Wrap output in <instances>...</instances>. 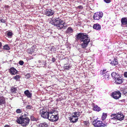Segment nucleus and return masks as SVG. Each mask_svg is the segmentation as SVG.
<instances>
[{
	"instance_id": "1",
	"label": "nucleus",
	"mask_w": 127,
	"mask_h": 127,
	"mask_svg": "<svg viewBox=\"0 0 127 127\" xmlns=\"http://www.w3.org/2000/svg\"><path fill=\"white\" fill-rule=\"evenodd\" d=\"M76 40H80L81 42V46L82 48H86L90 42V39L88 35L84 34L82 33H79L76 35Z\"/></svg>"
},
{
	"instance_id": "2",
	"label": "nucleus",
	"mask_w": 127,
	"mask_h": 127,
	"mask_svg": "<svg viewBox=\"0 0 127 127\" xmlns=\"http://www.w3.org/2000/svg\"><path fill=\"white\" fill-rule=\"evenodd\" d=\"M26 114H25V116L22 115L19 117L17 120V122L19 124H21L23 126L26 127L29 124L30 119L26 117Z\"/></svg>"
},
{
	"instance_id": "3",
	"label": "nucleus",
	"mask_w": 127,
	"mask_h": 127,
	"mask_svg": "<svg viewBox=\"0 0 127 127\" xmlns=\"http://www.w3.org/2000/svg\"><path fill=\"white\" fill-rule=\"evenodd\" d=\"M51 23L53 25L58 27V29H61L64 28V22L63 20L59 18H54L52 20Z\"/></svg>"
},
{
	"instance_id": "4",
	"label": "nucleus",
	"mask_w": 127,
	"mask_h": 127,
	"mask_svg": "<svg viewBox=\"0 0 127 127\" xmlns=\"http://www.w3.org/2000/svg\"><path fill=\"white\" fill-rule=\"evenodd\" d=\"M94 126L95 127H105L107 126L106 124L102 123L101 121H97L96 120L93 122Z\"/></svg>"
},
{
	"instance_id": "5",
	"label": "nucleus",
	"mask_w": 127,
	"mask_h": 127,
	"mask_svg": "<svg viewBox=\"0 0 127 127\" xmlns=\"http://www.w3.org/2000/svg\"><path fill=\"white\" fill-rule=\"evenodd\" d=\"M103 16L102 12H97L94 13L93 15L94 19L95 20H98L100 19Z\"/></svg>"
},
{
	"instance_id": "6",
	"label": "nucleus",
	"mask_w": 127,
	"mask_h": 127,
	"mask_svg": "<svg viewBox=\"0 0 127 127\" xmlns=\"http://www.w3.org/2000/svg\"><path fill=\"white\" fill-rule=\"evenodd\" d=\"M121 94L119 91L113 92L111 96L114 99H117L119 98L121 96Z\"/></svg>"
},
{
	"instance_id": "7",
	"label": "nucleus",
	"mask_w": 127,
	"mask_h": 127,
	"mask_svg": "<svg viewBox=\"0 0 127 127\" xmlns=\"http://www.w3.org/2000/svg\"><path fill=\"white\" fill-rule=\"evenodd\" d=\"M59 116L58 114L56 115H51V116L49 119L52 122H56L59 119Z\"/></svg>"
},
{
	"instance_id": "8",
	"label": "nucleus",
	"mask_w": 127,
	"mask_h": 127,
	"mask_svg": "<svg viewBox=\"0 0 127 127\" xmlns=\"http://www.w3.org/2000/svg\"><path fill=\"white\" fill-rule=\"evenodd\" d=\"M124 115L121 112L116 114V118L117 120L121 121L124 119Z\"/></svg>"
},
{
	"instance_id": "9",
	"label": "nucleus",
	"mask_w": 127,
	"mask_h": 127,
	"mask_svg": "<svg viewBox=\"0 0 127 127\" xmlns=\"http://www.w3.org/2000/svg\"><path fill=\"white\" fill-rule=\"evenodd\" d=\"M79 114H78L77 115L75 116L74 115L71 116L69 118V120L70 122L73 123L76 122L77 120V117H79Z\"/></svg>"
},
{
	"instance_id": "10",
	"label": "nucleus",
	"mask_w": 127,
	"mask_h": 127,
	"mask_svg": "<svg viewBox=\"0 0 127 127\" xmlns=\"http://www.w3.org/2000/svg\"><path fill=\"white\" fill-rule=\"evenodd\" d=\"M9 72L12 75H15L17 74V71L14 67H12L9 69Z\"/></svg>"
},
{
	"instance_id": "11",
	"label": "nucleus",
	"mask_w": 127,
	"mask_h": 127,
	"mask_svg": "<svg viewBox=\"0 0 127 127\" xmlns=\"http://www.w3.org/2000/svg\"><path fill=\"white\" fill-rule=\"evenodd\" d=\"M41 117L44 118H48L49 119V112H42L40 113Z\"/></svg>"
},
{
	"instance_id": "12",
	"label": "nucleus",
	"mask_w": 127,
	"mask_h": 127,
	"mask_svg": "<svg viewBox=\"0 0 127 127\" xmlns=\"http://www.w3.org/2000/svg\"><path fill=\"white\" fill-rule=\"evenodd\" d=\"M55 13V12L51 9H47L45 12V14L48 16H51L53 15Z\"/></svg>"
},
{
	"instance_id": "13",
	"label": "nucleus",
	"mask_w": 127,
	"mask_h": 127,
	"mask_svg": "<svg viewBox=\"0 0 127 127\" xmlns=\"http://www.w3.org/2000/svg\"><path fill=\"white\" fill-rule=\"evenodd\" d=\"M121 26L123 27V25H125V27H127V18L123 17L122 18L121 20Z\"/></svg>"
},
{
	"instance_id": "14",
	"label": "nucleus",
	"mask_w": 127,
	"mask_h": 127,
	"mask_svg": "<svg viewBox=\"0 0 127 127\" xmlns=\"http://www.w3.org/2000/svg\"><path fill=\"white\" fill-rule=\"evenodd\" d=\"M115 80L116 83L118 84H121L123 82V79L121 77H117Z\"/></svg>"
},
{
	"instance_id": "15",
	"label": "nucleus",
	"mask_w": 127,
	"mask_h": 127,
	"mask_svg": "<svg viewBox=\"0 0 127 127\" xmlns=\"http://www.w3.org/2000/svg\"><path fill=\"white\" fill-rule=\"evenodd\" d=\"M6 102L5 98L3 96H0V105L4 104Z\"/></svg>"
},
{
	"instance_id": "16",
	"label": "nucleus",
	"mask_w": 127,
	"mask_h": 127,
	"mask_svg": "<svg viewBox=\"0 0 127 127\" xmlns=\"http://www.w3.org/2000/svg\"><path fill=\"white\" fill-rule=\"evenodd\" d=\"M93 28L94 29L96 30H99L101 29V26L98 24H94L93 26Z\"/></svg>"
},
{
	"instance_id": "17",
	"label": "nucleus",
	"mask_w": 127,
	"mask_h": 127,
	"mask_svg": "<svg viewBox=\"0 0 127 127\" xmlns=\"http://www.w3.org/2000/svg\"><path fill=\"white\" fill-rule=\"evenodd\" d=\"M24 93L25 95L28 97L30 98L32 96V94L30 93L28 90H27L25 91Z\"/></svg>"
},
{
	"instance_id": "18",
	"label": "nucleus",
	"mask_w": 127,
	"mask_h": 127,
	"mask_svg": "<svg viewBox=\"0 0 127 127\" xmlns=\"http://www.w3.org/2000/svg\"><path fill=\"white\" fill-rule=\"evenodd\" d=\"M17 91V88L13 87H12L10 89V93L12 94L16 93Z\"/></svg>"
},
{
	"instance_id": "19",
	"label": "nucleus",
	"mask_w": 127,
	"mask_h": 127,
	"mask_svg": "<svg viewBox=\"0 0 127 127\" xmlns=\"http://www.w3.org/2000/svg\"><path fill=\"white\" fill-rule=\"evenodd\" d=\"M73 31V29L71 27H69L67 28L66 31H65V32L66 33H72Z\"/></svg>"
},
{
	"instance_id": "20",
	"label": "nucleus",
	"mask_w": 127,
	"mask_h": 127,
	"mask_svg": "<svg viewBox=\"0 0 127 127\" xmlns=\"http://www.w3.org/2000/svg\"><path fill=\"white\" fill-rule=\"evenodd\" d=\"M21 78V76L19 75H16L15 76L13 77V79L16 80V81H19Z\"/></svg>"
},
{
	"instance_id": "21",
	"label": "nucleus",
	"mask_w": 127,
	"mask_h": 127,
	"mask_svg": "<svg viewBox=\"0 0 127 127\" xmlns=\"http://www.w3.org/2000/svg\"><path fill=\"white\" fill-rule=\"evenodd\" d=\"M93 110L95 111H100L101 110V108L97 105H96L94 106Z\"/></svg>"
},
{
	"instance_id": "22",
	"label": "nucleus",
	"mask_w": 127,
	"mask_h": 127,
	"mask_svg": "<svg viewBox=\"0 0 127 127\" xmlns=\"http://www.w3.org/2000/svg\"><path fill=\"white\" fill-rule=\"evenodd\" d=\"M110 63L112 65L116 66L118 65V63L117 60L114 59V60L111 61Z\"/></svg>"
},
{
	"instance_id": "23",
	"label": "nucleus",
	"mask_w": 127,
	"mask_h": 127,
	"mask_svg": "<svg viewBox=\"0 0 127 127\" xmlns=\"http://www.w3.org/2000/svg\"><path fill=\"white\" fill-rule=\"evenodd\" d=\"M117 120V119L116 117L113 118H110L109 120V121L110 123L115 124L116 121Z\"/></svg>"
},
{
	"instance_id": "24",
	"label": "nucleus",
	"mask_w": 127,
	"mask_h": 127,
	"mask_svg": "<svg viewBox=\"0 0 127 127\" xmlns=\"http://www.w3.org/2000/svg\"><path fill=\"white\" fill-rule=\"evenodd\" d=\"M48 126V124L47 123H44L39 124L38 127H47Z\"/></svg>"
},
{
	"instance_id": "25",
	"label": "nucleus",
	"mask_w": 127,
	"mask_h": 127,
	"mask_svg": "<svg viewBox=\"0 0 127 127\" xmlns=\"http://www.w3.org/2000/svg\"><path fill=\"white\" fill-rule=\"evenodd\" d=\"M111 76L112 78L113 79H116L118 76V75L115 72H113L111 73Z\"/></svg>"
},
{
	"instance_id": "26",
	"label": "nucleus",
	"mask_w": 127,
	"mask_h": 127,
	"mask_svg": "<svg viewBox=\"0 0 127 127\" xmlns=\"http://www.w3.org/2000/svg\"><path fill=\"white\" fill-rule=\"evenodd\" d=\"M107 116V114L103 113L102 116V120H105Z\"/></svg>"
},
{
	"instance_id": "27",
	"label": "nucleus",
	"mask_w": 127,
	"mask_h": 127,
	"mask_svg": "<svg viewBox=\"0 0 127 127\" xmlns=\"http://www.w3.org/2000/svg\"><path fill=\"white\" fill-rule=\"evenodd\" d=\"M105 78L107 80H108L110 78V75H109V74L108 72L106 73V74L104 75Z\"/></svg>"
},
{
	"instance_id": "28",
	"label": "nucleus",
	"mask_w": 127,
	"mask_h": 127,
	"mask_svg": "<svg viewBox=\"0 0 127 127\" xmlns=\"http://www.w3.org/2000/svg\"><path fill=\"white\" fill-rule=\"evenodd\" d=\"M28 52L29 54H32V52L34 51V49H33V48L31 47L28 49Z\"/></svg>"
},
{
	"instance_id": "29",
	"label": "nucleus",
	"mask_w": 127,
	"mask_h": 127,
	"mask_svg": "<svg viewBox=\"0 0 127 127\" xmlns=\"http://www.w3.org/2000/svg\"><path fill=\"white\" fill-rule=\"evenodd\" d=\"M106 69H104L103 70H101V72H100V74L101 75H103L105 74L106 73L108 72V71H106Z\"/></svg>"
},
{
	"instance_id": "30",
	"label": "nucleus",
	"mask_w": 127,
	"mask_h": 127,
	"mask_svg": "<svg viewBox=\"0 0 127 127\" xmlns=\"http://www.w3.org/2000/svg\"><path fill=\"white\" fill-rule=\"evenodd\" d=\"M3 49L6 50H8L10 49V48L8 45H6L3 46Z\"/></svg>"
},
{
	"instance_id": "31",
	"label": "nucleus",
	"mask_w": 127,
	"mask_h": 127,
	"mask_svg": "<svg viewBox=\"0 0 127 127\" xmlns=\"http://www.w3.org/2000/svg\"><path fill=\"white\" fill-rule=\"evenodd\" d=\"M120 91L122 92V93H123L124 94H125L127 92L125 91V88H121L120 89Z\"/></svg>"
},
{
	"instance_id": "32",
	"label": "nucleus",
	"mask_w": 127,
	"mask_h": 127,
	"mask_svg": "<svg viewBox=\"0 0 127 127\" xmlns=\"http://www.w3.org/2000/svg\"><path fill=\"white\" fill-rule=\"evenodd\" d=\"M82 112H75L74 113V115L76 116L78 114H79V116L82 113Z\"/></svg>"
},
{
	"instance_id": "33",
	"label": "nucleus",
	"mask_w": 127,
	"mask_h": 127,
	"mask_svg": "<svg viewBox=\"0 0 127 127\" xmlns=\"http://www.w3.org/2000/svg\"><path fill=\"white\" fill-rule=\"evenodd\" d=\"M70 67H71V66L69 65H68V66H64V69L65 70H68L69 69V68Z\"/></svg>"
},
{
	"instance_id": "34",
	"label": "nucleus",
	"mask_w": 127,
	"mask_h": 127,
	"mask_svg": "<svg viewBox=\"0 0 127 127\" xmlns=\"http://www.w3.org/2000/svg\"><path fill=\"white\" fill-rule=\"evenodd\" d=\"M111 118H113L116 117V114H112L110 116Z\"/></svg>"
},
{
	"instance_id": "35",
	"label": "nucleus",
	"mask_w": 127,
	"mask_h": 127,
	"mask_svg": "<svg viewBox=\"0 0 127 127\" xmlns=\"http://www.w3.org/2000/svg\"><path fill=\"white\" fill-rule=\"evenodd\" d=\"M26 109H32L33 107L32 106L30 105H28L26 107Z\"/></svg>"
},
{
	"instance_id": "36",
	"label": "nucleus",
	"mask_w": 127,
	"mask_h": 127,
	"mask_svg": "<svg viewBox=\"0 0 127 127\" xmlns=\"http://www.w3.org/2000/svg\"><path fill=\"white\" fill-rule=\"evenodd\" d=\"M7 35L8 36H11L12 35L13 33L11 32H7Z\"/></svg>"
},
{
	"instance_id": "37",
	"label": "nucleus",
	"mask_w": 127,
	"mask_h": 127,
	"mask_svg": "<svg viewBox=\"0 0 127 127\" xmlns=\"http://www.w3.org/2000/svg\"><path fill=\"white\" fill-rule=\"evenodd\" d=\"M89 113L90 114V118L91 119V118H94V116L92 113H91V112H90Z\"/></svg>"
},
{
	"instance_id": "38",
	"label": "nucleus",
	"mask_w": 127,
	"mask_h": 127,
	"mask_svg": "<svg viewBox=\"0 0 127 127\" xmlns=\"http://www.w3.org/2000/svg\"><path fill=\"white\" fill-rule=\"evenodd\" d=\"M84 124L87 126H89V123L88 121H85L84 122Z\"/></svg>"
},
{
	"instance_id": "39",
	"label": "nucleus",
	"mask_w": 127,
	"mask_h": 127,
	"mask_svg": "<svg viewBox=\"0 0 127 127\" xmlns=\"http://www.w3.org/2000/svg\"><path fill=\"white\" fill-rule=\"evenodd\" d=\"M19 64L21 65H22L24 64V62L22 61H20L19 62Z\"/></svg>"
},
{
	"instance_id": "40",
	"label": "nucleus",
	"mask_w": 127,
	"mask_h": 127,
	"mask_svg": "<svg viewBox=\"0 0 127 127\" xmlns=\"http://www.w3.org/2000/svg\"><path fill=\"white\" fill-rule=\"evenodd\" d=\"M104 0L107 3H109L111 2L110 0Z\"/></svg>"
},
{
	"instance_id": "41",
	"label": "nucleus",
	"mask_w": 127,
	"mask_h": 127,
	"mask_svg": "<svg viewBox=\"0 0 127 127\" xmlns=\"http://www.w3.org/2000/svg\"><path fill=\"white\" fill-rule=\"evenodd\" d=\"M124 76L125 77L127 78V71L125 72H124Z\"/></svg>"
},
{
	"instance_id": "42",
	"label": "nucleus",
	"mask_w": 127,
	"mask_h": 127,
	"mask_svg": "<svg viewBox=\"0 0 127 127\" xmlns=\"http://www.w3.org/2000/svg\"><path fill=\"white\" fill-rule=\"evenodd\" d=\"M56 59L54 57H53L52 59V62H54L55 61Z\"/></svg>"
},
{
	"instance_id": "43",
	"label": "nucleus",
	"mask_w": 127,
	"mask_h": 127,
	"mask_svg": "<svg viewBox=\"0 0 127 127\" xmlns=\"http://www.w3.org/2000/svg\"><path fill=\"white\" fill-rule=\"evenodd\" d=\"M1 22L2 23H5V21L3 19H1L0 20Z\"/></svg>"
},
{
	"instance_id": "44",
	"label": "nucleus",
	"mask_w": 127,
	"mask_h": 127,
	"mask_svg": "<svg viewBox=\"0 0 127 127\" xmlns=\"http://www.w3.org/2000/svg\"><path fill=\"white\" fill-rule=\"evenodd\" d=\"M31 119L32 120V121L35 120L33 116H31Z\"/></svg>"
},
{
	"instance_id": "45",
	"label": "nucleus",
	"mask_w": 127,
	"mask_h": 127,
	"mask_svg": "<svg viewBox=\"0 0 127 127\" xmlns=\"http://www.w3.org/2000/svg\"><path fill=\"white\" fill-rule=\"evenodd\" d=\"M78 8H79V9H82L83 8V6L81 5H80L78 6Z\"/></svg>"
},
{
	"instance_id": "46",
	"label": "nucleus",
	"mask_w": 127,
	"mask_h": 127,
	"mask_svg": "<svg viewBox=\"0 0 127 127\" xmlns=\"http://www.w3.org/2000/svg\"><path fill=\"white\" fill-rule=\"evenodd\" d=\"M10 127V126H9L8 125H5L4 126V127Z\"/></svg>"
},
{
	"instance_id": "47",
	"label": "nucleus",
	"mask_w": 127,
	"mask_h": 127,
	"mask_svg": "<svg viewBox=\"0 0 127 127\" xmlns=\"http://www.w3.org/2000/svg\"><path fill=\"white\" fill-rule=\"evenodd\" d=\"M2 45V44L1 42H0V48L1 47Z\"/></svg>"
},
{
	"instance_id": "48",
	"label": "nucleus",
	"mask_w": 127,
	"mask_h": 127,
	"mask_svg": "<svg viewBox=\"0 0 127 127\" xmlns=\"http://www.w3.org/2000/svg\"><path fill=\"white\" fill-rule=\"evenodd\" d=\"M20 109H17L16 110V111H20Z\"/></svg>"
},
{
	"instance_id": "49",
	"label": "nucleus",
	"mask_w": 127,
	"mask_h": 127,
	"mask_svg": "<svg viewBox=\"0 0 127 127\" xmlns=\"http://www.w3.org/2000/svg\"><path fill=\"white\" fill-rule=\"evenodd\" d=\"M17 113H21V112H16Z\"/></svg>"
},
{
	"instance_id": "50",
	"label": "nucleus",
	"mask_w": 127,
	"mask_h": 127,
	"mask_svg": "<svg viewBox=\"0 0 127 127\" xmlns=\"http://www.w3.org/2000/svg\"><path fill=\"white\" fill-rule=\"evenodd\" d=\"M53 113V112H50V115H51Z\"/></svg>"
},
{
	"instance_id": "51",
	"label": "nucleus",
	"mask_w": 127,
	"mask_h": 127,
	"mask_svg": "<svg viewBox=\"0 0 127 127\" xmlns=\"http://www.w3.org/2000/svg\"><path fill=\"white\" fill-rule=\"evenodd\" d=\"M45 110L44 109H42V111H45Z\"/></svg>"
},
{
	"instance_id": "52",
	"label": "nucleus",
	"mask_w": 127,
	"mask_h": 127,
	"mask_svg": "<svg viewBox=\"0 0 127 127\" xmlns=\"http://www.w3.org/2000/svg\"><path fill=\"white\" fill-rule=\"evenodd\" d=\"M2 0H0V1H1Z\"/></svg>"
},
{
	"instance_id": "53",
	"label": "nucleus",
	"mask_w": 127,
	"mask_h": 127,
	"mask_svg": "<svg viewBox=\"0 0 127 127\" xmlns=\"http://www.w3.org/2000/svg\"><path fill=\"white\" fill-rule=\"evenodd\" d=\"M52 111H55V110H52Z\"/></svg>"
},
{
	"instance_id": "54",
	"label": "nucleus",
	"mask_w": 127,
	"mask_h": 127,
	"mask_svg": "<svg viewBox=\"0 0 127 127\" xmlns=\"http://www.w3.org/2000/svg\"><path fill=\"white\" fill-rule=\"evenodd\" d=\"M47 111H48V110H47ZM47 110H46V111H47Z\"/></svg>"
},
{
	"instance_id": "55",
	"label": "nucleus",
	"mask_w": 127,
	"mask_h": 127,
	"mask_svg": "<svg viewBox=\"0 0 127 127\" xmlns=\"http://www.w3.org/2000/svg\"><path fill=\"white\" fill-rule=\"evenodd\" d=\"M122 100H122L121 101H122Z\"/></svg>"
}]
</instances>
